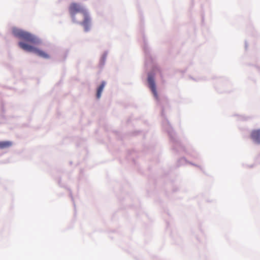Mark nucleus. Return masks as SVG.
Listing matches in <instances>:
<instances>
[{
  "instance_id": "obj_1",
  "label": "nucleus",
  "mask_w": 260,
  "mask_h": 260,
  "mask_svg": "<svg viewBox=\"0 0 260 260\" xmlns=\"http://www.w3.org/2000/svg\"><path fill=\"white\" fill-rule=\"evenodd\" d=\"M12 33L14 36L23 40L28 43L37 44L39 43V40L32 34L22 30L21 29L14 28L12 30Z\"/></svg>"
},
{
  "instance_id": "obj_2",
  "label": "nucleus",
  "mask_w": 260,
  "mask_h": 260,
  "mask_svg": "<svg viewBox=\"0 0 260 260\" xmlns=\"http://www.w3.org/2000/svg\"><path fill=\"white\" fill-rule=\"evenodd\" d=\"M18 45L24 51L34 52L38 56L44 58H49V55L44 51L37 48L34 47L32 46L28 45L22 42H19L18 43Z\"/></svg>"
},
{
  "instance_id": "obj_3",
  "label": "nucleus",
  "mask_w": 260,
  "mask_h": 260,
  "mask_svg": "<svg viewBox=\"0 0 260 260\" xmlns=\"http://www.w3.org/2000/svg\"><path fill=\"white\" fill-rule=\"evenodd\" d=\"M69 12L73 19H75V16L78 13H81L82 15H84V13H87L81 5L77 3H72L70 5Z\"/></svg>"
},
{
  "instance_id": "obj_4",
  "label": "nucleus",
  "mask_w": 260,
  "mask_h": 260,
  "mask_svg": "<svg viewBox=\"0 0 260 260\" xmlns=\"http://www.w3.org/2000/svg\"><path fill=\"white\" fill-rule=\"evenodd\" d=\"M83 16L84 17V20L81 23V24L84 27V30L85 31H87L89 30L90 26V19L87 13H84Z\"/></svg>"
},
{
  "instance_id": "obj_5",
  "label": "nucleus",
  "mask_w": 260,
  "mask_h": 260,
  "mask_svg": "<svg viewBox=\"0 0 260 260\" xmlns=\"http://www.w3.org/2000/svg\"><path fill=\"white\" fill-rule=\"evenodd\" d=\"M148 83L149 85V87H150L151 91H152V92L154 94V96L156 99H157L158 95H157L156 90L155 82H154V80L153 77L149 76L148 79Z\"/></svg>"
},
{
  "instance_id": "obj_6",
  "label": "nucleus",
  "mask_w": 260,
  "mask_h": 260,
  "mask_svg": "<svg viewBox=\"0 0 260 260\" xmlns=\"http://www.w3.org/2000/svg\"><path fill=\"white\" fill-rule=\"evenodd\" d=\"M251 138L256 143L260 144V129L253 130L251 133Z\"/></svg>"
},
{
  "instance_id": "obj_7",
  "label": "nucleus",
  "mask_w": 260,
  "mask_h": 260,
  "mask_svg": "<svg viewBox=\"0 0 260 260\" xmlns=\"http://www.w3.org/2000/svg\"><path fill=\"white\" fill-rule=\"evenodd\" d=\"M106 82L105 81H103L100 85V86L98 87L97 89V93H96V98L97 99H100L101 96L102 92L103 90V89L105 86Z\"/></svg>"
},
{
  "instance_id": "obj_8",
  "label": "nucleus",
  "mask_w": 260,
  "mask_h": 260,
  "mask_svg": "<svg viewBox=\"0 0 260 260\" xmlns=\"http://www.w3.org/2000/svg\"><path fill=\"white\" fill-rule=\"evenodd\" d=\"M12 142L10 141L0 142V149H4L10 147L12 145Z\"/></svg>"
}]
</instances>
